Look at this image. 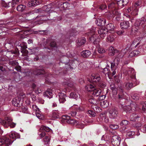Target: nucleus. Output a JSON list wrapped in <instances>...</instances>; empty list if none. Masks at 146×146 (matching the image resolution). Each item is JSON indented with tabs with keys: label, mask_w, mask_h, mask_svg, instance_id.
I'll use <instances>...</instances> for the list:
<instances>
[{
	"label": "nucleus",
	"mask_w": 146,
	"mask_h": 146,
	"mask_svg": "<svg viewBox=\"0 0 146 146\" xmlns=\"http://www.w3.org/2000/svg\"><path fill=\"white\" fill-rule=\"evenodd\" d=\"M36 100L37 101L42 104H43L44 102V100L40 98H38Z\"/></svg>",
	"instance_id": "69168bd1"
},
{
	"label": "nucleus",
	"mask_w": 146,
	"mask_h": 146,
	"mask_svg": "<svg viewBox=\"0 0 146 146\" xmlns=\"http://www.w3.org/2000/svg\"><path fill=\"white\" fill-rule=\"evenodd\" d=\"M43 141L45 144H48L50 141V138L49 136H46L43 139Z\"/></svg>",
	"instance_id": "c03bdc74"
},
{
	"label": "nucleus",
	"mask_w": 146,
	"mask_h": 146,
	"mask_svg": "<svg viewBox=\"0 0 146 146\" xmlns=\"http://www.w3.org/2000/svg\"><path fill=\"white\" fill-rule=\"evenodd\" d=\"M98 52L100 53H103L106 52V50L102 47L99 46L98 47Z\"/></svg>",
	"instance_id": "c9c22d12"
},
{
	"label": "nucleus",
	"mask_w": 146,
	"mask_h": 146,
	"mask_svg": "<svg viewBox=\"0 0 146 146\" xmlns=\"http://www.w3.org/2000/svg\"><path fill=\"white\" fill-rule=\"evenodd\" d=\"M135 134V132L134 131H128L127 133V137H131L133 135H134Z\"/></svg>",
	"instance_id": "49530a36"
},
{
	"label": "nucleus",
	"mask_w": 146,
	"mask_h": 146,
	"mask_svg": "<svg viewBox=\"0 0 146 146\" xmlns=\"http://www.w3.org/2000/svg\"><path fill=\"white\" fill-rule=\"evenodd\" d=\"M102 72L105 74H107L108 76L110 75H112V73H111V72H110V70L108 69V68L107 67L104 68L102 71Z\"/></svg>",
	"instance_id": "473e14b6"
},
{
	"label": "nucleus",
	"mask_w": 146,
	"mask_h": 146,
	"mask_svg": "<svg viewBox=\"0 0 146 146\" xmlns=\"http://www.w3.org/2000/svg\"><path fill=\"white\" fill-rule=\"evenodd\" d=\"M104 2L105 3H106L107 5H108V8L109 9H112L115 7V4L110 0H104Z\"/></svg>",
	"instance_id": "aec40b11"
},
{
	"label": "nucleus",
	"mask_w": 146,
	"mask_h": 146,
	"mask_svg": "<svg viewBox=\"0 0 146 146\" xmlns=\"http://www.w3.org/2000/svg\"><path fill=\"white\" fill-rule=\"evenodd\" d=\"M141 4V1H139L136 2L135 5H133V7H134L135 8L138 6H140Z\"/></svg>",
	"instance_id": "603ef678"
},
{
	"label": "nucleus",
	"mask_w": 146,
	"mask_h": 146,
	"mask_svg": "<svg viewBox=\"0 0 146 146\" xmlns=\"http://www.w3.org/2000/svg\"><path fill=\"white\" fill-rule=\"evenodd\" d=\"M109 54L110 55H113L114 54L116 50L112 46H110L109 49Z\"/></svg>",
	"instance_id": "c756f323"
},
{
	"label": "nucleus",
	"mask_w": 146,
	"mask_h": 146,
	"mask_svg": "<svg viewBox=\"0 0 146 146\" xmlns=\"http://www.w3.org/2000/svg\"><path fill=\"white\" fill-rule=\"evenodd\" d=\"M125 51V50H122L121 52H120L119 54H118V57H121L123 56L124 55V54L125 53V52H124Z\"/></svg>",
	"instance_id": "bf43d9fd"
},
{
	"label": "nucleus",
	"mask_w": 146,
	"mask_h": 146,
	"mask_svg": "<svg viewBox=\"0 0 146 146\" xmlns=\"http://www.w3.org/2000/svg\"><path fill=\"white\" fill-rule=\"evenodd\" d=\"M100 116L102 118V119L103 120H104L105 122L108 123L109 121L108 118L106 117V115L105 114H103L102 113H101L100 115Z\"/></svg>",
	"instance_id": "ea45409f"
},
{
	"label": "nucleus",
	"mask_w": 146,
	"mask_h": 146,
	"mask_svg": "<svg viewBox=\"0 0 146 146\" xmlns=\"http://www.w3.org/2000/svg\"><path fill=\"white\" fill-rule=\"evenodd\" d=\"M95 107L94 108V110L97 112H99L101 111L102 109H101L99 107V106H96V105L95 106Z\"/></svg>",
	"instance_id": "864d4df0"
},
{
	"label": "nucleus",
	"mask_w": 146,
	"mask_h": 146,
	"mask_svg": "<svg viewBox=\"0 0 146 146\" xmlns=\"http://www.w3.org/2000/svg\"><path fill=\"white\" fill-rule=\"evenodd\" d=\"M59 100L60 103H63L66 101V98L67 97L66 95L64 93L61 92L59 94Z\"/></svg>",
	"instance_id": "a211bd4d"
},
{
	"label": "nucleus",
	"mask_w": 146,
	"mask_h": 146,
	"mask_svg": "<svg viewBox=\"0 0 146 146\" xmlns=\"http://www.w3.org/2000/svg\"><path fill=\"white\" fill-rule=\"evenodd\" d=\"M64 83L65 84L67 85L68 86L71 88L73 87L74 85V83L72 82L70 79H68L67 80H65Z\"/></svg>",
	"instance_id": "cd10ccee"
},
{
	"label": "nucleus",
	"mask_w": 146,
	"mask_h": 146,
	"mask_svg": "<svg viewBox=\"0 0 146 146\" xmlns=\"http://www.w3.org/2000/svg\"><path fill=\"white\" fill-rule=\"evenodd\" d=\"M60 115V113L59 111L56 110L53 111L51 113L52 117L55 118H58Z\"/></svg>",
	"instance_id": "412c9836"
},
{
	"label": "nucleus",
	"mask_w": 146,
	"mask_h": 146,
	"mask_svg": "<svg viewBox=\"0 0 146 146\" xmlns=\"http://www.w3.org/2000/svg\"><path fill=\"white\" fill-rule=\"evenodd\" d=\"M115 40V38L114 36L110 34L108 35L106 39V41L110 43L113 42Z\"/></svg>",
	"instance_id": "393cba45"
},
{
	"label": "nucleus",
	"mask_w": 146,
	"mask_h": 146,
	"mask_svg": "<svg viewBox=\"0 0 146 146\" xmlns=\"http://www.w3.org/2000/svg\"><path fill=\"white\" fill-rule=\"evenodd\" d=\"M9 137L11 139L9 138L4 136L0 139V145H5L6 146H8L11 144L16 140V139L19 138L20 137V135L14 131H12L10 133Z\"/></svg>",
	"instance_id": "f257e3e1"
},
{
	"label": "nucleus",
	"mask_w": 146,
	"mask_h": 146,
	"mask_svg": "<svg viewBox=\"0 0 146 146\" xmlns=\"http://www.w3.org/2000/svg\"><path fill=\"white\" fill-rule=\"evenodd\" d=\"M22 110L21 111L22 112L25 113H27L28 112V109L24 107H22L21 108Z\"/></svg>",
	"instance_id": "052dcab7"
},
{
	"label": "nucleus",
	"mask_w": 146,
	"mask_h": 146,
	"mask_svg": "<svg viewBox=\"0 0 146 146\" xmlns=\"http://www.w3.org/2000/svg\"><path fill=\"white\" fill-rule=\"evenodd\" d=\"M89 102L91 104L94 105V106L96 104V100L93 98H90L89 100Z\"/></svg>",
	"instance_id": "37998d69"
},
{
	"label": "nucleus",
	"mask_w": 146,
	"mask_h": 146,
	"mask_svg": "<svg viewBox=\"0 0 146 146\" xmlns=\"http://www.w3.org/2000/svg\"><path fill=\"white\" fill-rule=\"evenodd\" d=\"M32 109L33 110L35 111V112L36 113L38 111H39V109L38 108V107H37V106L36 105H33L32 106Z\"/></svg>",
	"instance_id": "09e8293b"
},
{
	"label": "nucleus",
	"mask_w": 146,
	"mask_h": 146,
	"mask_svg": "<svg viewBox=\"0 0 146 146\" xmlns=\"http://www.w3.org/2000/svg\"><path fill=\"white\" fill-rule=\"evenodd\" d=\"M109 113V116L110 118L114 119L117 116L118 112L116 109L113 108L110 110Z\"/></svg>",
	"instance_id": "f8f14e48"
},
{
	"label": "nucleus",
	"mask_w": 146,
	"mask_h": 146,
	"mask_svg": "<svg viewBox=\"0 0 146 146\" xmlns=\"http://www.w3.org/2000/svg\"><path fill=\"white\" fill-rule=\"evenodd\" d=\"M121 90V92L118 95V97L119 104L120 105L121 107L122 108L125 105H129V103L131 102V101L130 100L128 101V100H126L125 99L124 95V94H123V90Z\"/></svg>",
	"instance_id": "20e7f679"
},
{
	"label": "nucleus",
	"mask_w": 146,
	"mask_h": 146,
	"mask_svg": "<svg viewBox=\"0 0 146 146\" xmlns=\"http://www.w3.org/2000/svg\"><path fill=\"white\" fill-rule=\"evenodd\" d=\"M128 123L129 122L125 120H123L120 124L121 125H127Z\"/></svg>",
	"instance_id": "4d7b16f0"
},
{
	"label": "nucleus",
	"mask_w": 146,
	"mask_h": 146,
	"mask_svg": "<svg viewBox=\"0 0 146 146\" xmlns=\"http://www.w3.org/2000/svg\"><path fill=\"white\" fill-rule=\"evenodd\" d=\"M73 107L77 111H81L83 109V108L82 107H80L79 106L76 105H74Z\"/></svg>",
	"instance_id": "3c124183"
},
{
	"label": "nucleus",
	"mask_w": 146,
	"mask_h": 146,
	"mask_svg": "<svg viewBox=\"0 0 146 146\" xmlns=\"http://www.w3.org/2000/svg\"><path fill=\"white\" fill-rule=\"evenodd\" d=\"M96 35H94L90 38V40L91 41H93V42L94 44H97L100 41V38H97L96 39Z\"/></svg>",
	"instance_id": "5701e85b"
},
{
	"label": "nucleus",
	"mask_w": 146,
	"mask_h": 146,
	"mask_svg": "<svg viewBox=\"0 0 146 146\" xmlns=\"http://www.w3.org/2000/svg\"><path fill=\"white\" fill-rule=\"evenodd\" d=\"M25 6L23 5H19L17 8V10L19 11H22L25 9Z\"/></svg>",
	"instance_id": "72a5a7b5"
},
{
	"label": "nucleus",
	"mask_w": 146,
	"mask_h": 146,
	"mask_svg": "<svg viewBox=\"0 0 146 146\" xmlns=\"http://www.w3.org/2000/svg\"><path fill=\"white\" fill-rule=\"evenodd\" d=\"M132 11V12H137V9H136L134 7L132 6V7H131L127 10V12H129L130 11Z\"/></svg>",
	"instance_id": "f704fd0d"
},
{
	"label": "nucleus",
	"mask_w": 146,
	"mask_h": 146,
	"mask_svg": "<svg viewBox=\"0 0 146 146\" xmlns=\"http://www.w3.org/2000/svg\"><path fill=\"white\" fill-rule=\"evenodd\" d=\"M106 20L103 18H98L96 21V23L98 26H101L104 25Z\"/></svg>",
	"instance_id": "6ab92c4d"
},
{
	"label": "nucleus",
	"mask_w": 146,
	"mask_h": 146,
	"mask_svg": "<svg viewBox=\"0 0 146 146\" xmlns=\"http://www.w3.org/2000/svg\"><path fill=\"white\" fill-rule=\"evenodd\" d=\"M88 113L92 117H94L96 115V113L94 111L92 110H89L88 111Z\"/></svg>",
	"instance_id": "8fccbe9b"
},
{
	"label": "nucleus",
	"mask_w": 146,
	"mask_h": 146,
	"mask_svg": "<svg viewBox=\"0 0 146 146\" xmlns=\"http://www.w3.org/2000/svg\"><path fill=\"white\" fill-rule=\"evenodd\" d=\"M21 0H12L11 6L13 7H14L16 5L18 4Z\"/></svg>",
	"instance_id": "e433bc0d"
},
{
	"label": "nucleus",
	"mask_w": 146,
	"mask_h": 146,
	"mask_svg": "<svg viewBox=\"0 0 146 146\" xmlns=\"http://www.w3.org/2000/svg\"><path fill=\"white\" fill-rule=\"evenodd\" d=\"M40 3L36 0H31L29 1L27 5L28 7H31L36 6Z\"/></svg>",
	"instance_id": "2eb2a0df"
},
{
	"label": "nucleus",
	"mask_w": 146,
	"mask_h": 146,
	"mask_svg": "<svg viewBox=\"0 0 146 146\" xmlns=\"http://www.w3.org/2000/svg\"><path fill=\"white\" fill-rule=\"evenodd\" d=\"M130 27V24L128 21H123L120 23V27L122 29H126Z\"/></svg>",
	"instance_id": "dca6fc26"
},
{
	"label": "nucleus",
	"mask_w": 146,
	"mask_h": 146,
	"mask_svg": "<svg viewBox=\"0 0 146 146\" xmlns=\"http://www.w3.org/2000/svg\"><path fill=\"white\" fill-rule=\"evenodd\" d=\"M36 115L37 117L39 119H42L44 117L43 115L40 113V111L39 112L38 111L36 113Z\"/></svg>",
	"instance_id": "58836bf2"
},
{
	"label": "nucleus",
	"mask_w": 146,
	"mask_h": 146,
	"mask_svg": "<svg viewBox=\"0 0 146 146\" xmlns=\"http://www.w3.org/2000/svg\"><path fill=\"white\" fill-rule=\"evenodd\" d=\"M139 23V28H146V21L144 18L142 19L141 20L136 21L135 23V25L138 26V23Z\"/></svg>",
	"instance_id": "1a4fd4ad"
},
{
	"label": "nucleus",
	"mask_w": 146,
	"mask_h": 146,
	"mask_svg": "<svg viewBox=\"0 0 146 146\" xmlns=\"http://www.w3.org/2000/svg\"><path fill=\"white\" fill-rule=\"evenodd\" d=\"M52 91L50 89H48L44 93L43 96L44 97H46L49 99L52 97Z\"/></svg>",
	"instance_id": "ddd939ff"
},
{
	"label": "nucleus",
	"mask_w": 146,
	"mask_h": 146,
	"mask_svg": "<svg viewBox=\"0 0 146 146\" xmlns=\"http://www.w3.org/2000/svg\"><path fill=\"white\" fill-rule=\"evenodd\" d=\"M28 97H31L33 101H35L36 100V96L32 93H30L27 94Z\"/></svg>",
	"instance_id": "a19ab883"
},
{
	"label": "nucleus",
	"mask_w": 146,
	"mask_h": 146,
	"mask_svg": "<svg viewBox=\"0 0 146 146\" xmlns=\"http://www.w3.org/2000/svg\"><path fill=\"white\" fill-rule=\"evenodd\" d=\"M141 130L143 133H146V124L141 128Z\"/></svg>",
	"instance_id": "774afa93"
},
{
	"label": "nucleus",
	"mask_w": 146,
	"mask_h": 146,
	"mask_svg": "<svg viewBox=\"0 0 146 146\" xmlns=\"http://www.w3.org/2000/svg\"><path fill=\"white\" fill-rule=\"evenodd\" d=\"M12 119L10 117H5L4 120L3 121V125L5 127H7L10 126L11 128H13L16 125V124L12 121Z\"/></svg>",
	"instance_id": "39448f33"
},
{
	"label": "nucleus",
	"mask_w": 146,
	"mask_h": 146,
	"mask_svg": "<svg viewBox=\"0 0 146 146\" xmlns=\"http://www.w3.org/2000/svg\"><path fill=\"white\" fill-rule=\"evenodd\" d=\"M95 88L94 86L91 84H88L85 86L86 90L89 92L93 91Z\"/></svg>",
	"instance_id": "b1692460"
},
{
	"label": "nucleus",
	"mask_w": 146,
	"mask_h": 146,
	"mask_svg": "<svg viewBox=\"0 0 146 146\" xmlns=\"http://www.w3.org/2000/svg\"><path fill=\"white\" fill-rule=\"evenodd\" d=\"M107 3H105L104 2H104L101 5L100 7V8L101 10H104L106 9L107 7Z\"/></svg>",
	"instance_id": "79ce46f5"
},
{
	"label": "nucleus",
	"mask_w": 146,
	"mask_h": 146,
	"mask_svg": "<svg viewBox=\"0 0 146 146\" xmlns=\"http://www.w3.org/2000/svg\"><path fill=\"white\" fill-rule=\"evenodd\" d=\"M86 42V39L84 37L78 39V42H77L78 45L79 46H81L84 44Z\"/></svg>",
	"instance_id": "c85d7f7f"
},
{
	"label": "nucleus",
	"mask_w": 146,
	"mask_h": 146,
	"mask_svg": "<svg viewBox=\"0 0 146 146\" xmlns=\"http://www.w3.org/2000/svg\"><path fill=\"white\" fill-rule=\"evenodd\" d=\"M111 89L112 90V92L114 94H116L117 93V89L114 86L113 87H111Z\"/></svg>",
	"instance_id": "e2e57ef3"
},
{
	"label": "nucleus",
	"mask_w": 146,
	"mask_h": 146,
	"mask_svg": "<svg viewBox=\"0 0 146 146\" xmlns=\"http://www.w3.org/2000/svg\"><path fill=\"white\" fill-rule=\"evenodd\" d=\"M70 97L71 98L74 99L76 100L80 99L79 95L76 92H72L70 94Z\"/></svg>",
	"instance_id": "a878e982"
},
{
	"label": "nucleus",
	"mask_w": 146,
	"mask_h": 146,
	"mask_svg": "<svg viewBox=\"0 0 146 146\" xmlns=\"http://www.w3.org/2000/svg\"><path fill=\"white\" fill-rule=\"evenodd\" d=\"M51 129L49 127L44 126H42L39 129V132L38 133V135L40 137L42 138L46 135L45 131L49 132Z\"/></svg>",
	"instance_id": "423d86ee"
},
{
	"label": "nucleus",
	"mask_w": 146,
	"mask_h": 146,
	"mask_svg": "<svg viewBox=\"0 0 146 146\" xmlns=\"http://www.w3.org/2000/svg\"><path fill=\"white\" fill-rule=\"evenodd\" d=\"M33 87L34 90H35L36 92V93H37L38 92L39 93H40L42 92L41 90H39L38 89H37V91L36 90V86L35 84H33Z\"/></svg>",
	"instance_id": "680f3d73"
},
{
	"label": "nucleus",
	"mask_w": 146,
	"mask_h": 146,
	"mask_svg": "<svg viewBox=\"0 0 146 146\" xmlns=\"http://www.w3.org/2000/svg\"><path fill=\"white\" fill-rule=\"evenodd\" d=\"M142 110L144 111H146V102L144 103L142 106Z\"/></svg>",
	"instance_id": "338daca9"
},
{
	"label": "nucleus",
	"mask_w": 146,
	"mask_h": 146,
	"mask_svg": "<svg viewBox=\"0 0 146 146\" xmlns=\"http://www.w3.org/2000/svg\"><path fill=\"white\" fill-rule=\"evenodd\" d=\"M21 99L17 97L13 99L12 101V104L16 107H19L20 106V102Z\"/></svg>",
	"instance_id": "f3484780"
},
{
	"label": "nucleus",
	"mask_w": 146,
	"mask_h": 146,
	"mask_svg": "<svg viewBox=\"0 0 146 146\" xmlns=\"http://www.w3.org/2000/svg\"><path fill=\"white\" fill-rule=\"evenodd\" d=\"M121 138L118 135H114L112 137L111 142L113 145L114 146H118L120 143Z\"/></svg>",
	"instance_id": "6e6552de"
},
{
	"label": "nucleus",
	"mask_w": 146,
	"mask_h": 146,
	"mask_svg": "<svg viewBox=\"0 0 146 146\" xmlns=\"http://www.w3.org/2000/svg\"><path fill=\"white\" fill-rule=\"evenodd\" d=\"M128 74H131L132 76L131 77V80L133 83V84L131 82H128L125 83V88L129 89L138 84L139 82L138 81H137L135 78V73L134 69L132 68H129L128 70Z\"/></svg>",
	"instance_id": "f03ea898"
},
{
	"label": "nucleus",
	"mask_w": 146,
	"mask_h": 146,
	"mask_svg": "<svg viewBox=\"0 0 146 146\" xmlns=\"http://www.w3.org/2000/svg\"><path fill=\"white\" fill-rule=\"evenodd\" d=\"M91 54L90 52L88 50H84L81 52V55L84 58L88 57Z\"/></svg>",
	"instance_id": "4be33fe9"
},
{
	"label": "nucleus",
	"mask_w": 146,
	"mask_h": 146,
	"mask_svg": "<svg viewBox=\"0 0 146 146\" xmlns=\"http://www.w3.org/2000/svg\"><path fill=\"white\" fill-rule=\"evenodd\" d=\"M62 120L68 123L76 125L77 124V122L76 120L71 119L70 116L67 115H63L62 117Z\"/></svg>",
	"instance_id": "0eeeda50"
},
{
	"label": "nucleus",
	"mask_w": 146,
	"mask_h": 146,
	"mask_svg": "<svg viewBox=\"0 0 146 146\" xmlns=\"http://www.w3.org/2000/svg\"><path fill=\"white\" fill-rule=\"evenodd\" d=\"M106 27V29H101L98 30V33L102 39H104L107 34L108 30L112 31L115 28L114 25L111 23L108 24Z\"/></svg>",
	"instance_id": "7ed1b4c3"
},
{
	"label": "nucleus",
	"mask_w": 146,
	"mask_h": 146,
	"mask_svg": "<svg viewBox=\"0 0 146 146\" xmlns=\"http://www.w3.org/2000/svg\"><path fill=\"white\" fill-rule=\"evenodd\" d=\"M92 81L97 83L100 82L101 81V78L100 75L98 74H93L91 76Z\"/></svg>",
	"instance_id": "9d476101"
},
{
	"label": "nucleus",
	"mask_w": 146,
	"mask_h": 146,
	"mask_svg": "<svg viewBox=\"0 0 146 146\" xmlns=\"http://www.w3.org/2000/svg\"><path fill=\"white\" fill-rule=\"evenodd\" d=\"M110 127L111 128L113 129H116L119 128L118 125L115 124H111L110 125Z\"/></svg>",
	"instance_id": "5fc2aeb1"
},
{
	"label": "nucleus",
	"mask_w": 146,
	"mask_h": 146,
	"mask_svg": "<svg viewBox=\"0 0 146 146\" xmlns=\"http://www.w3.org/2000/svg\"><path fill=\"white\" fill-rule=\"evenodd\" d=\"M69 6L70 4L67 2L63 3H61L59 4V7L61 10L68 9Z\"/></svg>",
	"instance_id": "4468645a"
},
{
	"label": "nucleus",
	"mask_w": 146,
	"mask_h": 146,
	"mask_svg": "<svg viewBox=\"0 0 146 146\" xmlns=\"http://www.w3.org/2000/svg\"><path fill=\"white\" fill-rule=\"evenodd\" d=\"M99 86L102 88H104L106 86V84L105 83L103 82H101V81L100 82H99Z\"/></svg>",
	"instance_id": "13d9d810"
},
{
	"label": "nucleus",
	"mask_w": 146,
	"mask_h": 146,
	"mask_svg": "<svg viewBox=\"0 0 146 146\" xmlns=\"http://www.w3.org/2000/svg\"><path fill=\"white\" fill-rule=\"evenodd\" d=\"M140 94H134L132 96V98L134 100H137L139 99Z\"/></svg>",
	"instance_id": "a18cd8bd"
},
{
	"label": "nucleus",
	"mask_w": 146,
	"mask_h": 146,
	"mask_svg": "<svg viewBox=\"0 0 146 146\" xmlns=\"http://www.w3.org/2000/svg\"><path fill=\"white\" fill-rule=\"evenodd\" d=\"M111 70L112 71V75L113 76L116 74L115 70V64L114 62L111 63Z\"/></svg>",
	"instance_id": "2f4dec72"
},
{
	"label": "nucleus",
	"mask_w": 146,
	"mask_h": 146,
	"mask_svg": "<svg viewBox=\"0 0 146 146\" xmlns=\"http://www.w3.org/2000/svg\"><path fill=\"white\" fill-rule=\"evenodd\" d=\"M139 117L137 114H133L131 115L130 118L131 121H135Z\"/></svg>",
	"instance_id": "7c9ffc66"
},
{
	"label": "nucleus",
	"mask_w": 146,
	"mask_h": 146,
	"mask_svg": "<svg viewBox=\"0 0 146 146\" xmlns=\"http://www.w3.org/2000/svg\"><path fill=\"white\" fill-rule=\"evenodd\" d=\"M102 91L99 88H95L93 91V95L96 96H100L101 94Z\"/></svg>",
	"instance_id": "bb28decb"
},
{
	"label": "nucleus",
	"mask_w": 146,
	"mask_h": 146,
	"mask_svg": "<svg viewBox=\"0 0 146 146\" xmlns=\"http://www.w3.org/2000/svg\"><path fill=\"white\" fill-rule=\"evenodd\" d=\"M129 104H130V106L125 105L122 108L126 113L129 112L132 109H134V108H135V104L133 103H131V102Z\"/></svg>",
	"instance_id": "9b49d317"
},
{
	"label": "nucleus",
	"mask_w": 146,
	"mask_h": 146,
	"mask_svg": "<svg viewBox=\"0 0 146 146\" xmlns=\"http://www.w3.org/2000/svg\"><path fill=\"white\" fill-rule=\"evenodd\" d=\"M10 3L9 2L8 3H6L4 1H2V4L3 6L5 7H10L9 5V3Z\"/></svg>",
	"instance_id": "6e6d98bb"
},
{
	"label": "nucleus",
	"mask_w": 146,
	"mask_h": 146,
	"mask_svg": "<svg viewBox=\"0 0 146 146\" xmlns=\"http://www.w3.org/2000/svg\"><path fill=\"white\" fill-rule=\"evenodd\" d=\"M44 72V71L43 70H37L36 72H35L34 73L35 75H40L43 74Z\"/></svg>",
	"instance_id": "de8ad7c7"
},
{
	"label": "nucleus",
	"mask_w": 146,
	"mask_h": 146,
	"mask_svg": "<svg viewBox=\"0 0 146 146\" xmlns=\"http://www.w3.org/2000/svg\"><path fill=\"white\" fill-rule=\"evenodd\" d=\"M106 97V95H102L99 96L98 98V99L100 100H104Z\"/></svg>",
	"instance_id": "0e129e2a"
},
{
	"label": "nucleus",
	"mask_w": 146,
	"mask_h": 146,
	"mask_svg": "<svg viewBox=\"0 0 146 146\" xmlns=\"http://www.w3.org/2000/svg\"><path fill=\"white\" fill-rule=\"evenodd\" d=\"M101 105L103 108H105L108 107V102L107 101H104L101 102Z\"/></svg>",
	"instance_id": "4c0bfd02"
}]
</instances>
